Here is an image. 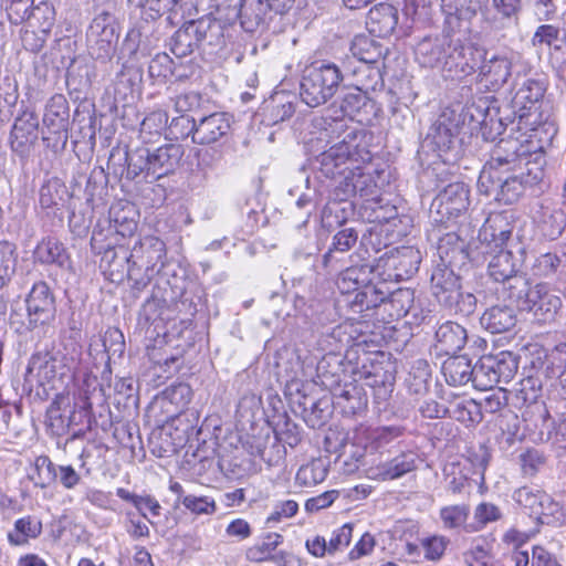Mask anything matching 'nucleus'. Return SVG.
Listing matches in <instances>:
<instances>
[{
	"label": "nucleus",
	"instance_id": "f257e3e1",
	"mask_svg": "<svg viewBox=\"0 0 566 566\" xmlns=\"http://www.w3.org/2000/svg\"><path fill=\"white\" fill-rule=\"evenodd\" d=\"M232 30L230 25L208 13L186 21L172 35L170 49L177 57L187 56L196 49L217 53L232 38Z\"/></svg>",
	"mask_w": 566,
	"mask_h": 566
},
{
	"label": "nucleus",
	"instance_id": "f03ea898",
	"mask_svg": "<svg viewBox=\"0 0 566 566\" xmlns=\"http://www.w3.org/2000/svg\"><path fill=\"white\" fill-rule=\"evenodd\" d=\"M350 61H318L307 66L300 84V97L310 107L327 103L338 91Z\"/></svg>",
	"mask_w": 566,
	"mask_h": 566
},
{
	"label": "nucleus",
	"instance_id": "7ed1b4c3",
	"mask_svg": "<svg viewBox=\"0 0 566 566\" xmlns=\"http://www.w3.org/2000/svg\"><path fill=\"white\" fill-rule=\"evenodd\" d=\"M185 151L181 145L167 143L158 147H138L124 151L127 177L134 179L139 175L158 180L178 168Z\"/></svg>",
	"mask_w": 566,
	"mask_h": 566
},
{
	"label": "nucleus",
	"instance_id": "20e7f679",
	"mask_svg": "<svg viewBox=\"0 0 566 566\" xmlns=\"http://www.w3.org/2000/svg\"><path fill=\"white\" fill-rule=\"evenodd\" d=\"M364 137L361 130L346 132L340 143L333 145L316 157L315 168L326 178L336 179L337 176H343L353 169L355 164L370 161V153L361 145Z\"/></svg>",
	"mask_w": 566,
	"mask_h": 566
},
{
	"label": "nucleus",
	"instance_id": "39448f33",
	"mask_svg": "<svg viewBox=\"0 0 566 566\" xmlns=\"http://www.w3.org/2000/svg\"><path fill=\"white\" fill-rule=\"evenodd\" d=\"M25 302L27 328L38 337L48 335L56 317L55 298L49 285L43 281L34 283Z\"/></svg>",
	"mask_w": 566,
	"mask_h": 566
},
{
	"label": "nucleus",
	"instance_id": "423d86ee",
	"mask_svg": "<svg viewBox=\"0 0 566 566\" xmlns=\"http://www.w3.org/2000/svg\"><path fill=\"white\" fill-rule=\"evenodd\" d=\"M70 108L66 97L62 94L53 95L45 104L43 114L42 139L48 148L54 151L65 148L69 133Z\"/></svg>",
	"mask_w": 566,
	"mask_h": 566
},
{
	"label": "nucleus",
	"instance_id": "0eeeda50",
	"mask_svg": "<svg viewBox=\"0 0 566 566\" xmlns=\"http://www.w3.org/2000/svg\"><path fill=\"white\" fill-rule=\"evenodd\" d=\"M486 50L475 43L451 38L448 56L442 66L443 76L462 80L475 73Z\"/></svg>",
	"mask_w": 566,
	"mask_h": 566
},
{
	"label": "nucleus",
	"instance_id": "6e6552de",
	"mask_svg": "<svg viewBox=\"0 0 566 566\" xmlns=\"http://www.w3.org/2000/svg\"><path fill=\"white\" fill-rule=\"evenodd\" d=\"M119 39V27L115 18L102 12L97 14L86 31V43L92 57L103 62L114 55Z\"/></svg>",
	"mask_w": 566,
	"mask_h": 566
},
{
	"label": "nucleus",
	"instance_id": "1a4fd4ad",
	"mask_svg": "<svg viewBox=\"0 0 566 566\" xmlns=\"http://www.w3.org/2000/svg\"><path fill=\"white\" fill-rule=\"evenodd\" d=\"M517 368V358L511 352L503 350L495 355L482 356L476 363L478 389L486 390L500 382H509Z\"/></svg>",
	"mask_w": 566,
	"mask_h": 566
},
{
	"label": "nucleus",
	"instance_id": "9d476101",
	"mask_svg": "<svg viewBox=\"0 0 566 566\" xmlns=\"http://www.w3.org/2000/svg\"><path fill=\"white\" fill-rule=\"evenodd\" d=\"M421 253L413 247H400L380 258L377 270H381L386 279L403 281L410 279L419 270Z\"/></svg>",
	"mask_w": 566,
	"mask_h": 566
},
{
	"label": "nucleus",
	"instance_id": "9b49d317",
	"mask_svg": "<svg viewBox=\"0 0 566 566\" xmlns=\"http://www.w3.org/2000/svg\"><path fill=\"white\" fill-rule=\"evenodd\" d=\"M130 258L135 273L144 268L148 280H151L166 264V244L157 237L147 235L134 244Z\"/></svg>",
	"mask_w": 566,
	"mask_h": 566
},
{
	"label": "nucleus",
	"instance_id": "f8f14e48",
	"mask_svg": "<svg viewBox=\"0 0 566 566\" xmlns=\"http://www.w3.org/2000/svg\"><path fill=\"white\" fill-rule=\"evenodd\" d=\"M461 123V114L450 108L443 109L431 124L424 143L442 156L453 148Z\"/></svg>",
	"mask_w": 566,
	"mask_h": 566
},
{
	"label": "nucleus",
	"instance_id": "ddd939ff",
	"mask_svg": "<svg viewBox=\"0 0 566 566\" xmlns=\"http://www.w3.org/2000/svg\"><path fill=\"white\" fill-rule=\"evenodd\" d=\"M408 315L416 324H420L426 318L423 311L415 305V292L410 289H397L390 293L384 291L380 319L389 323Z\"/></svg>",
	"mask_w": 566,
	"mask_h": 566
},
{
	"label": "nucleus",
	"instance_id": "4468645a",
	"mask_svg": "<svg viewBox=\"0 0 566 566\" xmlns=\"http://www.w3.org/2000/svg\"><path fill=\"white\" fill-rule=\"evenodd\" d=\"M39 119L33 111L24 109L14 119L10 132V147L18 156L28 157L38 142Z\"/></svg>",
	"mask_w": 566,
	"mask_h": 566
},
{
	"label": "nucleus",
	"instance_id": "2eb2a0df",
	"mask_svg": "<svg viewBox=\"0 0 566 566\" xmlns=\"http://www.w3.org/2000/svg\"><path fill=\"white\" fill-rule=\"evenodd\" d=\"M70 371V367L62 358L50 353H35L31 356L24 381L32 386L33 376L41 386L62 379Z\"/></svg>",
	"mask_w": 566,
	"mask_h": 566
},
{
	"label": "nucleus",
	"instance_id": "dca6fc26",
	"mask_svg": "<svg viewBox=\"0 0 566 566\" xmlns=\"http://www.w3.org/2000/svg\"><path fill=\"white\" fill-rule=\"evenodd\" d=\"M518 87L512 98V113L514 118L510 119L509 116L500 117L499 125H504V119L511 123L517 117L520 122L527 116L530 109L535 103L539 102L546 91L544 82L535 78H525L522 83H517Z\"/></svg>",
	"mask_w": 566,
	"mask_h": 566
},
{
	"label": "nucleus",
	"instance_id": "f3484780",
	"mask_svg": "<svg viewBox=\"0 0 566 566\" xmlns=\"http://www.w3.org/2000/svg\"><path fill=\"white\" fill-rule=\"evenodd\" d=\"M231 128V116L228 113L214 112L197 117V132L192 142L198 145H210L221 140Z\"/></svg>",
	"mask_w": 566,
	"mask_h": 566
},
{
	"label": "nucleus",
	"instance_id": "a211bd4d",
	"mask_svg": "<svg viewBox=\"0 0 566 566\" xmlns=\"http://www.w3.org/2000/svg\"><path fill=\"white\" fill-rule=\"evenodd\" d=\"M369 92L356 90L344 95L340 109L345 116L361 124L368 125L377 116L379 107L368 96Z\"/></svg>",
	"mask_w": 566,
	"mask_h": 566
},
{
	"label": "nucleus",
	"instance_id": "6ab92c4d",
	"mask_svg": "<svg viewBox=\"0 0 566 566\" xmlns=\"http://www.w3.org/2000/svg\"><path fill=\"white\" fill-rule=\"evenodd\" d=\"M450 41L449 34L424 36L415 48L416 61L423 67H440L442 70Z\"/></svg>",
	"mask_w": 566,
	"mask_h": 566
},
{
	"label": "nucleus",
	"instance_id": "aec40b11",
	"mask_svg": "<svg viewBox=\"0 0 566 566\" xmlns=\"http://www.w3.org/2000/svg\"><path fill=\"white\" fill-rule=\"evenodd\" d=\"M434 203L442 216L458 217L469 207V188L462 181L450 182L440 190Z\"/></svg>",
	"mask_w": 566,
	"mask_h": 566
},
{
	"label": "nucleus",
	"instance_id": "412c9836",
	"mask_svg": "<svg viewBox=\"0 0 566 566\" xmlns=\"http://www.w3.org/2000/svg\"><path fill=\"white\" fill-rule=\"evenodd\" d=\"M479 82L490 91L501 88L511 76L512 62L505 55H492L482 59L479 64Z\"/></svg>",
	"mask_w": 566,
	"mask_h": 566
},
{
	"label": "nucleus",
	"instance_id": "4be33fe9",
	"mask_svg": "<svg viewBox=\"0 0 566 566\" xmlns=\"http://www.w3.org/2000/svg\"><path fill=\"white\" fill-rule=\"evenodd\" d=\"M431 290L437 301L447 307L459 295L460 277L454 274L450 265H438L431 274Z\"/></svg>",
	"mask_w": 566,
	"mask_h": 566
},
{
	"label": "nucleus",
	"instance_id": "5701e85b",
	"mask_svg": "<svg viewBox=\"0 0 566 566\" xmlns=\"http://www.w3.org/2000/svg\"><path fill=\"white\" fill-rule=\"evenodd\" d=\"M418 455L412 451L401 452L391 460L369 469V476L387 481L399 479L417 469Z\"/></svg>",
	"mask_w": 566,
	"mask_h": 566
},
{
	"label": "nucleus",
	"instance_id": "b1692460",
	"mask_svg": "<svg viewBox=\"0 0 566 566\" xmlns=\"http://www.w3.org/2000/svg\"><path fill=\"white\" fill-rule=\"evenodd\" d=\"M398 24V10L389 3L374 6L367 14L366 27L370 34L387 38L394 33Z\"/></svg>",
	"mask_w": 566,
	"mask_h": 566
},
{
	"label": "nucleus",
	"instance_id": "393cba45",
	"mask_svg": "<svg viewBox=\"0 0 566 566\" xmlns=\"http://www.w3.org/2000/svg\"><path fill=\"white\" fill-rule=\"evenodd\" d=\"M101 266L104 268L112 281L134 277L135 268L132 264L130 252L124 245H115L102 254Z\"/></svg>",
	"mask_w": 566,
	"mask_h": 566
},
{
	"label": "nucleus",
	"instance_id": "a878e982",
	"mask_svg": "<svg viewBox=\"0 0 566 566\" xmlns=\"http://www.w3.org/2000/svg\"><path fill=\"white\" fill-rule=\"evenodd\" d=\"M358 242V232L354 228H344L333 235L328 250L324 253L322 264L327 270H336L344 255Z\"/></svg>",
	"mask_w": 566,
	"mask_h": 566
},
{
	"label": "nucleus",
	"instance_id": "bb28decb",
	"mask_svg": "<svg viewBox=\"0 0 566 566\" xmlns=\"http://www.w3.org/2000/svg\"><path fill=\"white\" fill-rule=\"evenodd\" d=\"M512 234V226L502 213L491 214L479 231V240L492 250L502 249ZM490 251H486L489 253Z\"/></svg>",
	"mask_w": 566,
	"mask_h": 566
},
{
	"label": "nucleus",
	"instance_id": "cd10ccee",
	"mask_svg": "<svg viewBox=\"0 0 566 566\" xmlns=\"http://www.w3.org/2000/svg\"><path fill=\"white\" fill-rule=\"evenodd\" d=\"M530 307L526 311L533 312L534 316L541 322L554 319L558 310L562 307V298L548 292L543 284L534 286L531 294Z\"/></svg>",
	"mask_w": 566,
	"mask_h": 566
},
{
	"label": "nucleus",
	"instance_id": "c85d7f7f",
	"mask_svg": "<svg viewBox=\"0 0 566 566\" xmlns=\"http://www.w3.org/2000/svg\"><path fill=\"white\" fill-rule=\"evenodd\" d=\"M516 322V312L510 304L491 306L480 318L482 327L492 334L510 332Z\"/></svg>",
	"mask_w": 566,
	"mask_h": 566
},
{
	"label": "nucleus",
	"instance_id": "c756f323",
	"mask_svg": "<svg viewBox=\"0 0 566 566\" xmlns=\"http://www.w3.org/2000/svg\"><path fill=\"white\" fill-rule=\"evenodd\" d=\"M442 374L446 381L451 386H462L472 381L474 387L478 388L476 364L472 366L465 356L448 358L442 365Z\"/></svg>",
	"mask_w": 566,
	"mask_h": 566
},
{
	"label": "nucleus",
	"instance_id": "7c9ffc66",
	"mask_svg": "<svg viewBox=\"0 0 566 566\" xmlns=\"http://www.w3.org/2000/svg\"><path fill=\"white\" fill-rule=\"evenodd\" d=\"M384 302V290L373 284L365 285L356 292L352 300L347 301L349 308L354 313H364L373 311L377 319H380Z\"/></svg>",
	"mask_w": 566,
	"mask_h": 566
},
{
	"label": "nucleus",
	"instance_id": "2f4dec72",
	"mask_svg": "<svg viewBox=\"0 0 566 566\" xmlns=\"http://www.w3.org/2000/svg\"><path fill=\"white\" fill-rule=\"evenodd\" d=\"M523 148L516 139H501L494 147L491 159V167H499L503 172L516 170V165L526 155L525 151L520 153Z\"/></svg>",
	"mask_w": 566,
	"mask_h": 566
},
{
	"label": "nucleus",
	"instance_id": "473e14b6",
	"mask_svg": "<svg viewBox=\"0 0 566 566\" xmlns=\"http://www.w3.org/2000/svg\"><path fill=\"white\" fill-rule=\"evenodd\" d=\"M546 158L544 153L526 154L516 165V175L528 189L538 186L545 177Z\"/></svg>",
	"mask_w": 566,
	"mask_h": 566
},
{
	"label": "nucleus",
	"instance_id": "72a5a7b5",
	"mask_svg": "<svg viewBox=\"0 0 566 566\" xmlns=\"http://www.w3.org/2000/svg\"><path fill=\"white\" fill-rule=\"evenodd\" d=\"M272 11L265 0H243L239 17L242 29L252 33L265 27Z\"/></svg>",
	"mask_w": 566,
	"mask_h": 566
},
{
	"label": "nucleus",
	"instance_id": "f704fd0d",
	"mask_svg": "<svg viewBox=\"0 0 566 566\" xmlns=\"http://www.w3.org/2000/svg\"><path fill=\"white\" fill-rule=\"evenodd\" d=\"M441 10L446 15V25L455 31L462 22H470L476 15L473 0H440Z\"/></svg>",
	"mask_w": 566,
	"mask_h": 566
},
{
	"label": "nucleus",
	"instance_id": "c9c22d12",
	"mask_svg": "<svg viewBox=\"0 0 566 566\" xmlns=\"http://www.w3.org/2000/svg\"><path fill=\"white\" fill-rule=\"evenodd\" d=\"M436 338L441 352L446 355H453L464 347L468 336L467 331L460 324L446 322L438 327Z\"/></svg>",
	"mask_w": 566,
	"mask_h": 566
},
{
	"label": "nucleus",
	"instance_id": "e433bc0d",
	"mask_svg": "<svg viewBox=\"0 0 566 566\" xmlns=\"http://www.w3.org/2000/svg\"><path fill=\"white\" fill-rule=\"evenodd\" d=\"M374 268L369 264L349 266L337 279V287L342 294L356 293L373 282Z\"/></svg>",
	"mask_w": 566,
	"mask_h": 566
},
{
	"label": "nucleus",
	"instance_id": "4c0bfd02",
	"mask_svg": "<svg viewBox=\"0 0 566 566\" xmlns=\"http://www.w3.org/2000/svg\"><path fill=\"white\" fill-rule=\"evenodd\" d=\"M533 291L534 287H531L527 277L518 273L502 282L501 293L503 297L522 311L530 307Z\"/></svg>",
	"mask_w": 566,
	"mask_h": 566
},
{
	"label": "nucleus",
	"instance_id": "58836bf2",
	"mask_svg": "<svg viewBox=\"0 0 566 566\" xmlns=\"http://www.w3.org/2000/svg\"><path fill=\"white\" fill-rule=\"evenodd\" d=\"M129 2L140 9L142 19L146 21H155L167 13V20L172 22L184 7V0H129Z\"/></svg>",
	"mask_w": 566,
	"mask_h": 566
},
{
	"label": "nucleus",
	"instance_id": "ea45409f",
	"mask_svg": "<svg viewBox=\"0 0 566 566\" xmlns=\"http://www.w3.org/2000/svg\"><path fill=\"white\" fill-rule=\"evenodd\" d=\"M350 54L344 57L355 59V64H377L384 59L387 49L384 50L382 45L374 39L365 35L356 36L349 49Z\"/></svg>",
	"mask_w": 566,
	"mask_h": 566
},
{
	"label": "nucleus",
	"instance_id": "a19ab883",
	"mask_svg": "<svg viewBox=\"0 0 566 566\" xmlns=\"http://www.w3.org/2000/svg\"><path fill=\"white\" fill-rule=\"evenodd\" d=\"M342 60L350 61V69L346 70L345 74L352 73L356 77V90L370 92L382 86V75L378 66L366 63L355 64L353 57H342Z\"/></svg>",
	"mask_w": 566,
	"mask_h": 566
},
{
	"label": "nucleus",
	"instance_id": "79ce46f5",
	"mask_svg": "<svg viewBox=\"0 0 566 566\" xmlns=\"http://www.w3.org/2000/svg\"><path fill=\"white\" fill-rule=\"evenodd\" d=\"M34 259L42 264H54L62 269L70 264V256L66 249L63 243L55 238L41 240L35 247Z\"/></svg>",
	"mask_w": 566,
	"mask_h": 566
},
{
	"label": "nucleus",
	"instance_id": "37998d69",
	"mask_svg": "<svg viewBox=\"0 0 566 566\" xmlns=\"http://www.w3.org/2000/svg\"><path fill=\"white\" fill-rule=\"evenodd\" d=\"M520 260L514 258L509 250L500 249L489 261V275L495 282H504L505 280L518 273Z\"/></svg>",
	"mask_w": 566,
	"mask_h": 566
},
{
	"label": "nucleus",
	"instance_id": "c03bdc74",
	"mask_svg": "<svg viewBox=\"0 0 566 566\" xmlns=\"http://www.w3.org/2000/svg\"><path fill=\"white\" fill-rule=\"evenodd\" d=\"M364 209L368 212V220L370 222L388 223L392 224V227H397V223L401 222L398 208L382 197L368 199L367 203H364Z\"/></svg>",
	"mask_w": 566,
	"mask_h": 566
},
{
	"label": "nucleus",
	"instance_id": "a18cd8bd",
	"mask_svg": "<svg viewBox=\"0 0 566 566\" xmlns=\"http://www.w3.org/2000/svg\"><path fill=\"white\" fill-rule=\"evenodd\" d=\"M42 522L40 518L27 515L14 522L13 531L8 533V541L13 546H23L30 539L38 538L42 533Z\"/></svg>",
	"mask_w": 566,
	"mask_h": 566
},
{
	"label": "nucleus",
	"instance_id": "49530a36",
	"mask_svg": "<svg viewBox=\"0 0 566 566\" xmlns=\"http://www.w3.org/2000/svg\"><path fill=\"white\" fill-rule=\"evenodd\" d=\"M437 250L443 265H453L467 258L465 243L455 232L440 237Z\"/></svg>",
	"mask_w": 566,
	"mask_h": 566
},
{
	"label": "nucleus",
	"instance_id": "de8ad7c7",
	"mask_svg": "<svg viewBox=\"0 0 566 566\" xmlns=\"http://www.w3.org/2000/svg\"><path fill=\"white\" fill-rule=\"evenodd\" d=\"M528 189L518 178L515 171L502 174L496 200L511 205Z\"/></svg>",
	"mask_w": 566,
	"mask_h": 566
},
{
	"label": "nucleus",
	"instance_id": "09e8293b",
	"mask_svg": "<svg viewBox=\"0 0 566 566\" xmlns=\"http://www.w3.org/2000/svg\"><path fill=\"white\" fill-rule=\"evenodd\" d=\"M282 542L283 536L281 534L268 533L261 542L255 543L247 551V558L255 563L275 559L273 553Z\"/></svg>",
	"mask_w": 566,
	"mask_h": 566
},
{
	"label": "nucleus",
	"instance_id": "8fccbe9b",
	"mask_svg": "<svg viewBox=\"0 0 566 566\" xmlns=\"http://www.w3.org/2000/svg\"><path fill=\"white\" fill-rule=\"evenodd\" d=\"M335 403L343 409L345 413L356 415L361 411L367 399L361 392V388L356 386L345 387L339 394H335Z\"/></svg>",
	"mask_w": 566,
	"mask_h": 566
},
{
	"label": "nucleus",
	"instance_id": "3c124183",
	"mask_svg": "<svg viewBox=\"0 0 566 566\" xmlns=\"http://www.w3.org/2000/svg\"><path fill=\"white\" fill-rule=\"evenodd\" d=\"M512 499L516 504L528 510L531 515H537L543 502L547 501V493L533 486H522L513 492Z\"/></svg>",
	"mask_w": 566,
	"mask_h": 566
},
{
	"label": "nucleus",
	"instance_id": "603ef678",
	"mask_svg": "<svg viewBox=\"0 0 566 566\" xmlns=\"http://www.w3.org/2000/svg\"><path fill=\"white\" fill-rule=\"evenodd\" d=\"M67 197V189L59 179L46 181L40 189V205L44 209L62 207Z\"/></svg>",
	"mask_w": 566,
	"mask_h": 566
},
{
	"label": "nucleus",
	"instance_id": "864d4df0",
	"mask_svg": "<svg viewBox=\"0 0 566 566\" xmlns=\"http://www.w3.org/2000/svg\"><path fill=\"white\" fill-rule=\"evenodd\" d=\"M17 262L15 245L7 240L0 241V290L11 281L15 273Z\"/></svg>",
	"mask_w": 566,
	"mask_h": 566
},
{
	"label": "nucleus",
	"instance_id": "5fc2aeb1",
	"mask_svg": "<svg viewBox=\"0 0 566 566\" xmlns=\"http://www.w3.org/2000/svg\"><path fill=\"white\" fill-rule=\"evenodd\" d=\"M536 518L542 524L560 527L566 524V506L555 501L547 494V501L543 502V506L536 515Z\"/></svg>",
	"mask_w": 566,
	"mask_h": 566
},
{
	"label": "nucleus",
	"instance_id": "6e6d98bb",
	"mask_svg": "<svg viewBox=\"0 0 566 566\" xmlns=\"http://www.w3.org/2000/svg\"><path fill=\"white\" fill-rule=\"evenodd\" d=\"M470 515L468 504L447 505L440 509L439 517L446 530H459L465 526Z\"/></svg>",
	"mask_w": 566,
	"mask_h": 566
},
{
	"label": "nucleus",
	"instance_id": "4d7b16f0",
	"mask_svg": "<svg viewBox=\"0 0 566 566\" xmlns=\"http://www.w3.org/2000/svg\"><path fill=\"white\" fill-rule=\"evenodd\" d=\"M328 470L322 460H314L302 465L295 476L296 482L303 486H311L323 482Z\"/></svg>",
	"mask_w": 566,
	"mask_h": 566
},
{
	"label": "nucleus",
	"instance_id": "13d9d810",
	"mask_svg": "<svg viewBox=\"0 0 566 566\" xmlns=\"http://www.w3.org/2000/svg\"><path fill=\"white\" fill-rule=\"evenodd\" d=\"M35 475L32 478L34 480L35 486L41 489H45L57 481V467L55 465L49 457L41 455L35 459Z\"/></svg>",
	"mask_w": 566,
	"mask_h": 566
},
{
	"label": "nucleus",
	"instance_id": "bf43d9fd",
	"mask_svg": "<svg viewBox=\"0 0 566 566\" xmlns=\"http://www.w3.org/2000/svg\"><path fill=\"white\" fill-rule=\"evenodd\" d=\"M566 227V217L562 210L546 211L541 221V231L544 237L555 240Z\"/></svg>",
	"mask_w": 566,
	"mask_h": 566
},
{
	"label": "nucleus",
	"instance_id": "052dcab7",
	"mask_svg": "<svg viewBox=\"0 0 566 566\" xmlns=\"http://www.w3.org/2000/svg\"><path fill=\"white\" fill-rule=\"evenodd\" d=\"M353 181L355 186V196H359L365 199L364 203H367L368 199L378 198L377 186L369 174L361 171L359 164H355L352 169Z\"/></svg>",
	"mask_w": 566,
	"mask_h": 566
},
{
	"label": "nucleus",
	"instance_id": "680f3d73",
	"mask_svg": "<svg viewBox=\"0 0 566 566\" xmlns=\"http://www.w3.org/2000/svg\"><path fill=\"white\" fill-rule=\"evenodd\" d=\"M175 61L167 53L156 54L149 62L148 74L158 83H165L174 73Z\"/></svg>",
	"mask_w": 566,
	"mask_h": 566
},
{
	"label": "nucleus",
	"instance_id": "e2e57ef3",
	"mask_svg": "<svg viewBox=\"0 0 566 566\" xmlns=\"http://www.w3.org/2000/svg\"><path fill=\"white\" fill-rule=\"evenodd\" d=\"M502 174H504L502 169L499 167H491V163L488 161L478 179V187L480 191L486 196L493 195L496 198Z\"/></svg>",
	"mask_w": 566,
	"mask_h": 566
},
{
	"label": "nucleus",
	"instance_id": "0e129e2a",
	"mask_svg": "<svg viewBox=\"0 0 566 566\" xmlns=\"http://www.w3.org/2000/svg\"><path fill=\"white\" fill-rule=\"evenodd\" d=\"M430 366L426 360H417L409 374V389L410 391L421 395L428 390V381L430 379Z\"/></svg>",
	"mask_w": 566,
	"mask_h": 566
},
{
	"label": "nucleus",
	"instance_id": "69168bd1",
	"mask_svg": "<svg viewBox=\"0 0 566 566\" xmlns=\"http://www.w3.org/2000/svg\"><path fill=\"white\" fill-rule=\"evenodd\" d=\"M168 115L163 111L149 113L140 123V137L144 143L150 140V136L159 135L167 126Z\"/></svg>",
	"mask_w": 566,
	"mask_h": 566
},
{
	"label": "nucleus",
	"instance_id": "338daca9",
	"mask_svg": "<svg viewBox=\"0 0 566 566\" xmlns=\"http://www.w3.org/2000/svg\"><path fill=\"white\" fill-rule=\"evenodd\" d=\"M518 458L522 472L526 476L536 475L546 464L544 452L537 449H527Z\"/></svg>",
	"mask_w": 566,
	"mask_h": 566
},
{
	"label": "nucleus",
	"instance_id": "774afa93",
	"mask_svg": "<svg viewBox=\"0 0 566 566\" xmlns=\"http://www.w3.org/2000/svg\"><path fill=\"white\" fill-rule=\"evenodd\" d=\"M449 545L450 539L443 535H431L421 539L424 557L430 562L440 560Z\"/></svg>",
	"mask_w": 566,
	"mask_h": 566
}]
</instances>
